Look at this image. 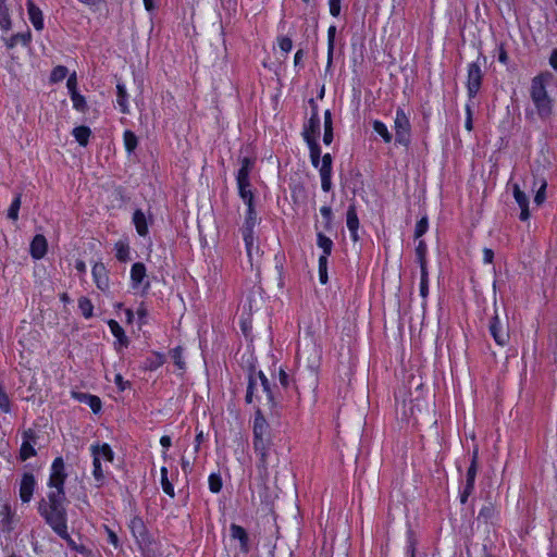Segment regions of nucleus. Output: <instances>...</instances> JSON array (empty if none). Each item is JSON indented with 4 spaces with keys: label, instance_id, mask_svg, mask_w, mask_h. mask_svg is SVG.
Returning <instances> with one entry per match:
<instances>
[{
    "label": "nucleus",
    "instance_id": "nucleus-1",
    "mask_svg": "<svg viewBox=\"0 0 557 557\" xmlns=\"http://www.w3.org/2000/svg\"><path fill=\"white\" fill-rule=\"evenodd\" d=\"M65 492L51 491L47 498L38 503V511L46 523L63 540L71 541L66 524V509L64 506Z\"/></svg>",
    "mask_w": 557,
    "mask_h": 557
},
{
    "label": "nucleus",
    "instance_id": "nucleus-2",
    "mask_svg": "<svg viewBox=\"0 0 557 557\" xmlns=\"http://www.w3.org/2000/svg\"><path fill=\"white\" fill-rule=\"evenodd\" d=\"M253 450L258 456L257 468L259 475L262 480H267L269 476V455L272 447V438L270 433V425L264 417L257 411L253 420Z\"/></svg>",
    "mask_w": 557,
    "mask_h": 557
},
{
    "label": "nucleus",
    "instance_id": "nucleus-3",
    "mask_svg": "<svg viewBox=\"0 0 557 557\" xmlns=\"http://www.w3.org/2000/svg\"><path fill=\"white\" fill-rule=\"evenodd\" d=\"M530 96L539 116L543 120L548 119L552 115L553 106L552 99L546 91L543 75L535 76L532 79Z\"/></svg>",
    "mask_w": 557,
    "mask_h": 557
},
{
    "label": "nucleus",
    "instance_id": "nucleus-4",
    "mask_svg": "<svg viewBox=\"0 0 557 557\" xmlns=\"http://www.w3.org/2000/svg\"><path fill=\"white\" fill-rule=\"evenodd\" d=\"M129 529L143 554L146 557H154L158 552V545L149 534L144 520L138 516L134 517L131 520Z\"/></svg>",
    "mask_w": 557,
    "mask_h": 557
},
{
    "label": "nucleus",
    "instance_id": "nucleus-5",
    "mask_svg": "<svg viewBox=\"0 0 557 557\" xmlns=\"http://www.w3.org/2000/svg\"><path fill=\"white\" fill-rule=\"evenodd\" d=\"M91 454L94 457V471L92 475L97 482V486H101L104 481V472L102 470V461L112 462L113 461V451L108 444L96 445L91 447Z\"/></svg>",
    "mask_w": 557,
    "mask_h": 557
},
{
    "label": "nucleus",
    "instance_id": "nucleus-6",
    "mask_svg": "<svg viewBox=\"0 0 557 557\" xmlns=\"http://www.w3.org/2000/svg\"><path fill=\"white\" fill-rule=\"evenodd\" d=\"M395 141L407 147L410 144V121L403 109H397L394 120Z\"/></svg>",
    "mask_w": 557,
    "mask_h": 557
},
{
    "label": "nucleus",
    "instance_id": "nucleus-7",
    "mask_svg": "<svg viewBox=\"0 0 557 557\" xmlns=\"http://www.w3.org/2000/svg\"><path fill=\"white\" fill-rule=\"evenodd\" d=\"M247 216L243 226V237L246 245L247 255L249 258L252 257L253 249V227L257 223V213L252 203H247Z\"/></svg>",
    "mask_w": 557,
    "mask_h": 557
},
{
    "label": "nucleus",
    "instance_id": "nucleus-8",
    "mask_svg": "<svg viewBox=\"0 0 557 557\" xmlns=\"http://www.w3.org/2000/svg\"><path fill=\"white\" fill-rule=\"evenodd\" d=\"M490 332L499 346L506 345L509 339L507 318L502 319L496 313L490 322Z\"/></svg>",
    "mask_w": 557,
    "mask_h": 557
},
{
    "label": "nucleus",
    "instance_id": "nucleus-9",
    "mask_svg": "<svg viewBox=\"0 0 557 557\" xmlns=\"http://www.w3.org/2000/svg\"><path fill=\"white\" fill-rule=\"evenodd\" d=\"M64 461L61 457L53 460L48 485L54 491H64V481L66 479Z\"/></svg>",
    "mask_w": 557,
    "mask_h": 557
},
{
    "label": "nucleus",
    "instance_id": "nucleus-10",
    "mask_svg": "<svg viewBox=\"0 0 557 557\" xmlns=\"http://www.w3.org/2000/svg\"><path fill=\"white\" fill-rule=\"evenodd\" d=\"M37 434L33 429H27L22 433V445L20 449V458L25 461L36 456L35 445L37 444Z\"/></svg>",
    "mask_w": 557,
    "mask_h": 557
},
{
    "label": "nucleus",
    "instance_id": "nucleus-11",
    "mask_svg": "<svg viewBox=\"0 0 557 557\" xmlns=\"http://www.w3.org/2000/svg\"><path fill=\"white\" fill-rule=\"evenodd\" d=\"M482 77L483 74L481 67L476 63H471L468 67L467 82L469 97L473 98L478 94L481 87Z\"/></svg>",
    "mask_w": 557,
    "mask_h": 557
},
{
    "label": "nucleus",
    "instance_id": "nucleus-12",
    "mask_svg": "<svg viewBox=\"0 0 557 557\" xmlns=\"http://www.w3.org/2000/svg\"><path fill=\"white\" fill-rule=\"evenodd\" d=\"M478 471V450L475 449L473 451L471 465L467 471V482L466 486L463 488V492L460 497V502L465 504L469 497V495L472 493L474 487V480Z\"/></svg>",
    "mask_w": 557,
    "mask_h": 557
},
{
    "label": "nucleus",
    "instance_id": "nucleus-13",
    "mask_svg": "<svg viewBox=\"0 0 557 557\" xmlns=\"http://www.w3.org/2000/svg\"><path fill=\"white\" fill-rule=\"evenodd\" d=\"M36 486V480L34 474L24 473L20 483L18 494L23 503H29Z\"/></svg>",
    "mask_w": 557,
    "mask_h": 557
},
{
    "label": "nucleus",
    "instance_id": "nucleus-14",
    "mask_svg": "<svg viewBox=\"0 0 557 557\" xmlns=\"http://www.w3.org/2000/svg\"><path fill=\"white\" fill-rule=\"evenodd\" d=\"M310 102L313 104V107H312L311 116H310L308 123L305 125V128L302 132V136H304L305 140H307V137H309V139L310 138L317 139V137L320 134V119H319V114H318V108L314 104L313 99H311Z\"/></svg>",
    "mask_w": 557,
    "mask_h": 557
},
{
    "label": "nucleus",
    "instance_id": "nucleus-15",
    "mask_svg": "<svg viewBox=\"0 0 557 557\" xmlns=\"http://www.w3.org/2000/svg\"><path fill=\"white\" fill-rule=\"evenodd\" d=\"M512 193L516 202L521 209L519 218L521 221H527L530 218L529 197L520 189L518 184L512 185Z\"/></svg>",
    "mask_w": 557,
    "mask_h": 557
},
{
    "label": "nucleus",
    "instance_id": "nucleus-16",
    "mask_svg": "<svg viewBox=\"0 0 557 557\" xmlns=\"http://www.w3.org/2000/svg\"><path fill=\"white\" fill-rule=\"evenodd\" d=\"M92 276L97 287L101 290H106L109 287V276L107 269L103 263H96L92 267Z\"/></svg>",
    "mask_w": 557,
    "mask_h": 557
},
{
    "label": "nucleus",
    "instance_id": "nucleus-17",
    "mask_svg": "<svg viewBox=\"0 0 557 557\" xmlns=\"http://www.w3.org/2000/svg\"><path fill=\"white\" fill-rule=\"evenodd\" d=\"M47 239L44 235H36L30 243V255L34 259H41L47 252Z\"/></svg>",
    "mask_w": 557,
    "mask_h": 557
},
{
    "label": "nucleus",
    "instance_id": "nucleus-18",
    "mask_svg": "<svg viewBox=\"0 0 557 557\" xmlns=\"http://www.w3.org/2000/svg\"><path fill=\"white\" fill-rule=\"evenodd\" d=\"M0 530L4 533L13 530V512L9 505L0 506Z\"/></svg>",
    "mask_w": 557,
    "mask_h": 557
},
{
    "label": "nucleus",
    "instance_id": "nucleus-19",
    "mask_svg": "<svg viewBox=\"0 0 557 557\" xmlns=\"http://www.w3.org/2000/svg\"><path fill=\"white\" fill-rule=\"evenodd\" d=\"M72 396L79 403H86L95 413L101 409V400L98 396L81 392H72Z\"/></svg>",
    "mask_w": 557,
    "mask_h": 557
},
{
    "label": "nucleus",
    "instance_id": "nucleus-20",
    "mask_svg": "<svg viewBox=\"0 0 557 557\" xmlns=\"http://www.w3.org/2000/svg\"><path fill=\"white\" fill-rule=\"evenodd\" d=\"M27 10L32 24L37 30L44 28V17L41 10L32 1L27 0Z\"/></svg>",
    "mask_w": 557,
    "mask_h": 557
},
{
    "label": "nucleus",
    "instance_id": "nucleus-21",
    "mask_svg": "<svg viewBox=\"0 0 557 557\" xmlns=\"http://www.w3.org/2000/svg\"><path fill=\"white\" fill-rule=\"evenodd\" d=\"M347 227L351 234V237L355 242L358 240V227H359V219L357 215V210L355 205H350L347 210Z\"/></svg>",
    "mask_w": 557,
    "mask_h": 557
},
{
    "label": "nucleus",
    "instance_id": "nucleus-22",
    "mask_svg": "<svg viewBox=\"0 0 557 557\" xmlns=\"http://www.w3.org/2000/svg\"><path fill=\"white\" fill-rule=\"evenodd\" d=\"M231 536L240 542V548L243 552H248V534L243 527L233 523L231 525Z\"/></svg>",
    "mask_w": 557,
    "mask_h": 557
},
{
    "label": "nucleus",
    "instance_id": "nucleus-23",
    "mask_svg": "<svg viewBox=\"0 0 557 557\" xmlns=\"http://www.w3.org/2000/svg\"><path fill=\"white\" fill-rule=\"evenodd\" d=\"M146 277V267L141 262H136L133 264L131 270V278L133 287L136 288L140 284L144 283V278Z\"/></svg>",
    "mask_w": 557,
    "mask_h": 557
},
{
    "label": "nucleus",
    "instance_id": "nucleus-24",
    "mask_svg": "<svg viewBox=\"0 0 557 557\" xmlns=\"http://www.w3.org/2000/svg\"><path fill=\"white\" fill-rule=\"evenodd\" d=\"M133 222L135 224L136 231L140 236H146L148 234V224L145 216V213L138 209L133 214Z\"/></svg>",
    "mask_w": 557,
    "mask_h": 557
},
{
    "label": "nucleus",
    "instance_id": "nucleus-25",
    "mask_svg": "<svg viewBox=\"0 0 557 557\" xmlns=\"http://www.w3.org/2000/svg\"><path fill=\"white\" fill-rule=\"evenodd\" d=\"M258 376L261 381L262 393L265 395L268 404L271 405L272 407L275 406L276 401L269 380L261 371L258 373Z\"/></svg>",
    "mask_w": 557,
    "mask_h": 557
},
{
    "label": "nucleus",
    "instance_id": "nucleus-26",
    "mask_svg": "<svg viewBox=\"0 0 557 557\" xmlns=\"http://www.w3.org/2000/svg\"><path fill=\"white\" fill-rule=\"evenodd\" d=\"M336 26L332 25L327 30V63L326 71L332 66L333 53H334V41H335Z\"/></svg>",
    "mask_w": 557,
    "mask_h": 557
},
{
    "label": "nucleus",
    "instance_id": "nucleus-27",
    "mask_svg": "<svg viewBox=\"0 0 557 557\" xmlns=\"http://www.w3.org/2000/svg\"><path fill=\"white\" fill-rule=\"evenodd\" d=\"M108 325L112 334L117 338L119 343L123 346L128 345V338L126 337L124 330L115 320H109Z\"/></svg>",
    "mask_w": 557,
    "mask_h": 557
},
{
    "label": "nucleus",
    "instance_id": "nucleus-28",
    "mask_svg": "<svg viewBox=\"0 0 557 557\" xmlns=\"http://www.w3.org/2000/svg\"><path fill=\"white\" fill-rule=\"evenodd\" d=\"M239 196L245 201V203H252L253 202V194L251 190V184L250 181L248 182H237Z\"/></svg>",
    "mask_w": 557,
    "mask_h": 557
},
{
    "label": "nucleus",
    "instance_id": "nucleus-29",
    "mask_svg": "<svg viewBox=\"0 0 557 557\" xmlns=\"http://www.w3.org/2000/svg\"><path fill=\"white\" fill-rule=\"evenodd\" d=\"M116 92H117V104L122 111V113H128V106H127V91L123 84L117 83L116 85Z\"/></svg>",
    "mask_w": 557,
    "mask_h": 557
},
{
    "label": "nucleus",
    "instance_id": "nucleus-30",
    "mask_svg": "<svg viewBox=\"0 0 557 557\" xmlns=\"http://www.w3.org/2000/svg\"><path fill=\"white\" fill-rule=\"evenodd\" d=\"M91 132L87 126H78L73 129V135L81 146H86Z\"/></svg>",
    "mask_w": 557,
    "mask_h": 557
},
{
    "label": "nucleus",
    "instance_id": "nucleus-31",
    "mask_svg": "<svg viewBox=\"0 0 557 557\" xmlns=\"http://www.w3.org/2000/svg\"><path fill=\"white\" fill-rule=\"evenodd\" d=\"M30 37H32V34L29 30L25 32V33H18V34H15L13 35L7 42V46L9 48H13L14 46H16L17 44H22V45H27L30 40Z\"/></svg>",
    "mask_w": 557,
    "mask_h": 557
},
{
    "label": "nucleus",
    "instance_id": "nucleus-32",
    "mask_svg": "<svg viewBox=\"0 0 557 557\" xmlns=\"http://www.w3.org/2000/svg\"><path fill=\"white\" fill-rule=\"evenodd\" d=\"M317 244L323 250L322 256H326L327 258L331 255L333 248L332 239L325 236L324 234L319 233Z\"/></svg>",
    "mask_w": 557,
    "mask_h": 557
},
{
    "label": "nucleus",
    "instance_id": "nucleus-33",
    "mask_svg": "<svg viewBox=\"0 0 557 557\" xmlns=\"http://www.w3.org/2000/svg\"><path fill=\"white\" fill-rule=\"evenodd\" d=\"M161 485H162L163 492L166 495H169L170 497L175 496L174 487H173L172 483L169 481L168 469L165 467L161 468Z\"/></svg>",
    "mask_w": 557,
    "mask_h": 557
},
{
    "label": "nucleus",
    "instance_id": "nucleus-34",
    "mask_svg": "<svg viewBox=\"0 0 557 557\" xmlns=\"http://www.w3.org/2000/svg\"><path fill=\"white\" fill-rule=\"evenodd\" d=\"M373 129L383 138L385 143L392 141V134L387 129V126L381 121L373 122Z\"/></svg>",
    "mask_w": 557,
    "mask_h": 557
},
{
    "label": "nucleus",
    "instance_id": "nucleus-35",
    "mask_svg": "<svg viewBox=\"0 0 557 557\" xmlns=\"http://www.w3.org/2000/svg\"><path fill=\"white\" fill-rule=\"evenodd\" d=\"M78 308L82 311V314L86 319H89V318L92 317L94 306H92L91 301L87 297H81L78 299Z\"/></svg>",
    "mask_w": 557,
    "mask_h": 557
},
{
    "label": "nucleus",
    "instance_id": "nucleus-36",
    "mask_svg": "<svg viewBox=\"0 0 557 557\" xmlns=\"http://www.w3.org/2000/svg\"><path fill=\"white\" fill-rule=\"evenodd\" d=\"M0 26L4 30H9L11 28V20L5 2H0Z\"/></svg>",
    "mask_w": 557,
    "mask_h": 557
},
{
    "label": "nucleus",
    "instance_id": "nucleus-37",
    "mask_svg": "<svg viewBox=\"0 0 557 557\" xmlns=\"http://www.w3.org/2000/svg\"><path fill=\"white\" fill-rule=\"evenodd\" d=\"M67 75V69L63 65L55 66L50 75V81L52 83H58L63 81Z\"/></svg>",
    "mask_w": 557,
    "mask_h": 557
},
{
    "label": "nucleus",
    "instance_id": "nucleus-38",
    "mask_svg": "<svg viewBox=\"0 0 557 557\" xmlns=\"http://www.w3.org/2000/svg\"><path fill=\"white\" fill-rule=\"evenodd\" d=\"M116 258L122 262H126L129 259V247L124 243H117L115 245Z\"/></svg>",
    "mask_w": 557,
    "mask_h": 557
},
{
    "label": "nucleus",
    "instance_id": "nucleus-39",
    "mask_svg": "<svg viewBox=\"0 0 557 557\" xmlns=\"http://www.w3.org/2000/svg\"><path fill=\"white\" fill-rule=\"evenodd\" d=\"M124 144L128 152H133L135 150V148L137 147V137L133 132L126 131L124 133Z\"/></svg>",
    "mask_w": 557,
    "mask_h": 557
},
{
    "label": "nucleus",
    "instance_id": "nucleus-40",
    "mask_svg": "<svg viewBox=\"0 0 557 557\" xmlns=\"http://www.w3.org/2000/svg\"><path fill=\"white\" fill-rule=\"evenodd\" d=\"M319 276H320V282L322 284H326V282H327V258H326V256H321L319 258Z\"/></svg>",
    "mask_w": 557,
    "mask_h": 557
},
{
    "label": "nucleus",
    "instance_id": "nucleus-41",
    "mask_svg": "<svg viewBox=\"0 0 557 557\" xmlns=\"http://www.w3.org/2000/svg\"><path fill=\"white\" fill-rule=\"evenodd\" d=\"M21 207V195H17L15 199L12 201L9 210H8V218L15 221L18 218V210Z\"/></svg>",
    "mask_w": 557,
    "mask_h": 557
},
{
    "label": "nucleus",
    "instance_id": "nucleus-42",
    "mask_svg": "<svg viewBox=\"0 0 557 557\" xmlns=\"http://www.w3.org/2000/svg\"><path fill=\"white\" fill-rule=\"evenodd\" d=\"M209 488L212 493H219L222 488V479L219 474L212 473L209 476Z\"/></svg>",
    "mask_w": 557,
    "mask_h": 557
},
{
    "label": "nucleus",
    "instance_id": "nucleus-43",
    "mask_svg": "<svg viewBox=\"0 0 557 557\" xmlns=\"http://www.w3.org/2000/svg\"><path fill=\"white\" fill-rule=\"evenodd\" d=\"M170 356L173 359L175 366L180 370H183L185 368V362L183 361L182 348L181 347H175L174 349H172L170 351Z\"/></svg>",
    "mask_w": 557,
    "mask_h": 557
},
{
    "label": "nucleus",
    "instance_id": "nucleus-44",
    "mask_svg": "<svg viewBox=\"0 0 557 557\" xmlns=\"http://www.w3.org/2000/svg\"><path fill=\"white\" fill-rule=\"evenodd\" d=\"M546 187H547V183L545 180H541L540 182V188L537 189L536 194H535V197H534V202L537 205V206H541L544 200H545V191H546Z\"/></svg>",
    "mask_w": 557,
    "mask_h": 557
},
{
    "label": "nucleus",
    "instance_id": "nucleus-45",
    "mask_svg": "<svg viewBox=\"0 0 557 557\" xmlns=\"http://www.w3.org/2000/svg\"><path fill=\"white\" fill-rule=\"evenodd\" d=\"M416 255L418 263L426 262V244L423 240H420L417 248Z\"/></svg>",
    "mask_w": 557,
    "mask_h": 557
},
{
    "label": "nucleus",
    "instance_id": "nucleus-46",
    "mask_svg": "<svg viewBox=\"0 0 557 557\" xmlns=\"http://www.w3.org/2000/svg\"><path fill=\"white\" fill-rule=\"evenodd\" d=\"M71 98H72L73 106L75 109H77L79 111L85 110L86 101L82 95H79L78 92H73V94H71Z\"/></svg>",
    "mask_w": 557,
    "mask_h": 557
},
{
    "label": "nucleus",
    "instance_id": "nucleus-47",
    "mask_svg": "<svg viewBox=\"0 0 557 557\" xmlns=\"http://www.w3.org/2000/svg\"><path fill=\"white\" fill-rule=\"evenodd\" d=\"M428 218L423 216L420 221H418L414 230V237L419 238L421 237L428 230Z\"/></svg>",
    "mask_w": 557,
    "mask_h": 557
},
{
    "label": "nucleus",
    "instance_id": "nucleus-48",
    "mask_svg": "<svg viewBox=\"0 0 557 557\" xmlns=\"http://www.w3.org/2000/svg\"><path fill=\"white\" fill-rule=\"evenodd\" d=\"M320 173L332 174V157L330 153H326L322 157Z\"/></svg>",
    "mask_w": 557,
    "mask_h": 557
},
{
    "label": "nucleus",
    "instance_id": "nucleus-49",
    "mask_svg": "<svg viewBox=\"0 0 557 557\" xmlns=\"http://www.w3.org/2000/svg\"><path fill=\"white\" fill-rule=\"evenodd\" d=\"M0 408L4 412L10 411V399L1 385H0Z\"/></svg>",
    "mask_w": 557,
    "mask_h": 557
},
{
    "label": "nucleus",
    "instance_id": "nucleus-50",
    "mask_svg": "<svg viewBox=\"0 0 557 557\" xmlns=\"http://www.w3.org/2000/svg\"><path fill=\"white\" fill-rule=\"evenodd\" d=\"M306 143L309 146L310 156H314V157H320L321 156V150H320V147H319V145L317 143V139H314V138H310L309 139V137H307Z\"/></svg>",
    "mask_w": 557,
    "mask_h": 557
},
{
    "label": "nucleus",
    "instance_id": "nucleus-51",
    "mask_svg": "<svg viewBox=\"0 0 557 557\" xmlns=\"http://www.w3.org/2000/svg\"><path fill=\"white\" fill-rule=\"evenodd\" d=\"M104 530L108 534V541L115 547L117 548L120 546V541H119V537L116 535V533L114 531H112L109 527L104 525Z\"/></svg>",
    "mask_w": 557,
    "mask_h": 557
},
{
    "label": "nucleus",
    "instance_id": "nucleus-52",
    "mask_svg": "<svg viewBox=\"0 0 557 557\" xmlns=\"http://www.w3.org/2000/svg\"><path fill=\"white\" fill-rule=\"evenodd\" d=\"M321 175V186L324 191H330L332 187L331 176L332 174L320 173Z\"/></svg>",
    "mask_w": 557,
    "mask_h": 557
},
{
    "label": "nucleus",
    "instance_id": "nucleus-53",
    "mask_svg": "<svg viewBox=\"0 0 557 557\" xmlns=\"http://www.w3.org/2000/svg\"><path fill=\"white\" fill-rule=\"evenodd\" d=\"M330 13L333 16H338L341 13V0H329Z\"/></svg>",
    "mask_w": 557,
    "mask_h": 557
},
{
    "label": "nucleus",
    "instance_id": "nucleus-54",
    "mask_svg": "<svg viewBox=\"0 0 557 557\" xmlns=\"http://www.w3.org/2000/svg\"><path fill=\"white\" fill-rule=\"evenodd\" d=\"M278 45L284 52H289L293 47L292 39L288 37L281 38Z\"/></svg>",
    "mask_w": 557,
    "mask_h": 557
},
{
    "label": "nucleus",
    "instance_id": "nucleus-55",
    "mask_svg": "<svg viewBox=\"0 0 557 557\" xmlns=\"http://www.w3.org/2000/svg\"><path fill=\"white\" fill-rule=\"evenodd\" d=\"M114 382L121 392L125 391L131 385L128 381H124L121 374L115 375Z\"/></svg>",
    "mask_w": 557,
    "mask_h": 557
},
{
    "label": "nucleus",
    "instance_id": "nucleus-56",
    "mask_svg": "<svg viewBox=\"0 0 557 557\" xmlns=\"http://www.w3.org/2000/svg\"><path fill=\"white\" fill-rule=\"evenodd\" d=\"M255 386H256V382H255V380L252 377H250L249 379L248 388H247V393H246V401L249 403V404L252 401V395H253Z\"/></svg>",
    "mask_w": 557,
    "mask_h": 557
},
{
    "label": "nucleus",
    "instance_id": "nucleus-57",
    "mask_svg": "<svg viewBox=\"0 0 557 557\" xmlns=\"http://www.w3.org/2000/svg\"><path fill=\"white\" fill-rule=\"evenodd\" d=\"M66 86H67V88H69V90H70V92H71V94H73V92H77V90H76L77 81H76V74H75V73H73V74L69 77L67 83H66Z\"/></svg>",
    "mask_w": 557,
    "mask_h": 557
},
{
    "label": "nucleus",
    "instance_id": "nucleus-58",
    "mask_svg": "<svg viewBox=\"0 0 557 557\" xmlns=\"http://www.w3.org/2000/svg\"><path fill=\"white\" fill-rule=\"evenodd\" d=\"M250 172H251L250 170L239 169L238 173H237L236 181L237 182H248Z\"/></svg>",
    "mask_w": 557,
    "mask_h": 557
},
{
    "label": "nucleus",
    "instance_id": "nucleus-59",
    "mask_svg": "<svg viewBox=\"0 0 557 557\" xmlns=\"http://www.w3.org/2000/svg\"><path fill=\"white\" fill-rule=\"evenodd\" d=\"M320 212L321 214L323 215V218L326 220L327 224L331 222L332 220V209L331 207H327V206H324L320 209Z\"/></svg>",
    "mask_w": 557,
    "mask_h": 557
},
{
    "label": "nucleus",
    "instance_id": "nucleus-60",
    "mask_svg": "<svg viewBox=\"0 0 557 557\" xmlns=\"http://www.w3.org/2000/svg\"><path fill=\"white\" fill-rule=\"evenodd\" d=\"M421 270V278L420 281L429 282V273L426 268V262L419 263Z\"/></svg>",
    "mask_w": 557,
    "mask_h": 557
},
{
    "label": "nucleus",
    "instance_id": "nucleus-61",
    "mask_svg": "<svg viewBox=\"0 0 557 557\" xmlns=\"http://www.w3.org/2000/svg\"><path fill=\"white\" fill-rule=\"evenodd\" d=\"M466 110H467V119H466L465 126L468 131H471L473 126H472V112H471L470 106H467Z\"/></svg>",
    "mask_w": 557,
    "mask_h": 557
},
{
    "label": "nucleus",
    "instance_id": "nucleus-62",
    "mask_svg": "<svg viewBox=\"0 0 557 557\" xmlns=\"http://www.w3.org/2000/svg\"><path fill=\"white\" fill-rule=\"evenodd\" d=\"M429 294V282L420 281V295L423 299L426 298Z\"/></svg>",
    "mask_w": 557,
    "mask_h": 557
},
{
    "label": "nucleus",
    "instance_id": "nucleus-63",
    "mask_svg": "<svg viewBox=\"0 0 557 557\" xmlns=\"http://www.w3.org/2000/svg\"><path fill=\"white\" fill-rule=\"evenodd\" d=\"M253 166V161L247 157L243 158L242 159V166L240 169H246V170H250L252 169Z\"/></svg>",
    "mask_w": 557,
    "mask_h": 557
},
{
    "label": "nucleus",
    "instance_id": "nucleus-64",
    "mask_svg": "<svg viewBox=\"0 0 557 557\" xmlns=\"http://www.w3.org/2000/svg\"><path fill=\"white\" fill-rule=\"evenodd\" d=\"M549 63L553 66V69L557 71V49L553 51L549 59Z\"/></svg>",
    "mask_w": 557,
    "mask_h": 557
}]
</instances>
